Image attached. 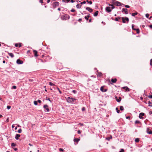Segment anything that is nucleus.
I'll return each instance as SVG.
<instances>
[{
  "instance_id": "1",
  "label": "nucleus",
  "mask_w": 152,
  "mask_h": 152,
  "mask_svg": "<svg viewBox=\"0 0 152 152\" xmlns=\"http://www.w3.org/2000/svg\"><path fill=\"white\" fill-rule=\"evenodd\" d=\"M77 99H76L71 98L70 97H68L66 99L67 102L69 103H73V102H75Z\"/></svg>"
},
{
  "instance_id": "2",
  "label": "nucleus",
  "mask_w": 152,
  "mask_h": 152,
  "mask_svg": "<svg viewBox=\"0 0 152 152\" xmlns=\"http://www.w3.org/2000/svg\"><path fill=\"white\" fill-rule=\"evenodd\" d=\"M122 22L123 23H128L129 20L128 18L126 17H122L121 18Z\"/></svg>"
},
{
  "instance_id": "3",
  "label": "nucleus",
  "mask_w": 152,
  "mask_h": 152,
  "mask_svg": "<svg viewBox=\"0 0 152 152\" xmlns=\"http://www.w3.org/2000/svg\"><path fill=\"white\" fill-rule=\"evenodd\" d=\"M113 3L117 6H121V3L115 0H111Z\"/></svg>"
},
{
  "instance_id": "4",
  "label": "nucleus",
  "mask_w": 152,
  "mask_h": 152,
  "mask_svg": "<svg viewBox=\"0 0 152 152\" xmlns=\"http://www.w3.org/2000/svg\"><path fill=\"white\" fill-rule=\"evenodd\" d=\"M59 3L57 1H55L52 4V6L53 8H55L59 6Z\"/></svg>"
},
{
  "instance_id": "5",
  "label": "nucleus",
  "mask_w": 152,
  "mask_h": 152,
  "mask_svg": "<svg viewBox=\"0 0 152 152\" xmlns=\"http://www.w3.org/2000/svg\"><path fill=\"white\" fill-rule=\"evenodd\" d=\"M48 107V106L47 104H45L44 105L43 108L45 109V110H44L45 111L47 112H48L50 110Z\"/></svg>"
},
{
  "instance_id": "6",
  "label": "nucleus",
  "mask_w": 152,
  "mask_h": 152,
  "mask_svg": "<svg viewBox=\"0 0 152 152\" xmlns=\"http://www.w3.org/2000/svg\"><path fill=\"white\" fill-rule=\"evenodd\" d=\"M145 115V114L143 113H141L139 114V118L140 119H143L144 118L143 117V116Z\"/></svg>"
},
{
  "instance_id": "7",
  "label": "nucleus",
  "mask_w": 152,
  "mask_h": 152,
  "mask_svg": "<svg viewBox=\"0 0 152 152\" xmlns=\"http://www.w3.org/2000/svg\"><path fill=\"white\" fill-rule=\"evenodd\" d=\"M122 12L124 13L125 14H127L128 13V10L126 8H123L122 9Z\"/></svg>"
},
{
  "instance_id": "8",
  "label": "nucleus",
  "mask_w": 152,
  "mask_h": 152,
  "mask_svg": "<svg viewBox=\"0 0 152 152\" xmlns=\"http://www.w3.org/2000/svg\"><path fill=\"white\" fill-rule=\"evenodd\" d=\"M105 10L106 12L108 13L111 12L112 11V10L110 9V7H106Z\"/></svg>"
},
{
  "instance_id": "9",
  "label": "nucleus",
  "mask_w": 152,
  "mask_h": 152,
  "mask_svg": "<svg viewBox=\"0 0 152 152\" xmlns=\"http://www.w3.org/2000/svg\"><path fill=\"white\" fill-rule=\"evenodd\" d=\"M16 63L18 64H22L23 63V62L22 61L20 60L19 59H18L17 60Z\"/></svg>"
},
{
  "instance_id": "10",
  "label": "nucleus",
  "mask_w": 152,
  "mask_h": 152,
  "mask_svg": "<svg viewBox=\"0 0 152 152\" xmlns=\"http://www.w3.org/2000/svg\"><path fill=\"white\" fill-rule=\"evenodd\" d=\"M146 131L147 133L149 134H152V131L149 128H147Z\"/></svg>"
},
{
  "instance_id": "11",
  "label": "nucleus",
  "mask_w": 152,
  "mask_h": 152,
  "mask_svg": "<svg viewBox=\"0 0 152 152\" xmlns=\"http://www.w3.org/2000/svg\"><path fill=\"white\" fill-rule=\"evenodd\" d=\"M100 90L102 92H105L107 91V89H104V87L102 86L101 87Z\"/></svg>"
},
{
  "instance_id": "12",
  "label": "nucleus",
  "mask_w": 152,
  "mask_h": 152,
  "mask_svg": "<svg viewBox=\"0 0 152 152\" xmlns=\"http://www.w3.org/2000/svg\"><path fill=\"white\" fill-rule=\"evenodd\" d=\"M86 10L90 12H91L93 11V10L89 7H86Z\"/></svg>"
},
{
  "instance_id": "13",
  "label": "nucleus",
  "mask_w": 152,
  "mask_h": 152,
  "mask_svg": "<svg viewBox=\"0 0 152 152\" xmlns=\"http://www.w3.org/2000/svg\"><path fill=\"white\" fill-rule=\"evenodd\" d=\"M124 89L126 91H130V89L127 86H124L122 88Z\"/></svg>"
},
{
  "instance_id": "14",
  "label": "nucleus",
  "mask_w": 152,
  "mask_h": 152,
  "mask_svg": "<svg viewBox=\"0 0 152 152\" xmlns=\"http://www.w3.org/2000/svg\"><path fill=\"white\" fill-rule=\"evenodd\" d=\"M33 52L34 53V56L35 57L37 56H38V55L37 54L38 52L37 51L35 50H33Z\"/></svg>"
},
{
  "instance_id": "15",
  "label": "nucleus",
  "mask_w": 152,
  "mask_h": 152,
  "mask_svg": "<svg viewBox=\"0 0 152 152\" xmlns=\"http://www.w3.org/2000/svg\"><path fill=\"white\" fill-rule=\"evenodd\" d=\"M132 28H133V26H132ZM132 30L136 31L137 33L139 34L140 33V30L139 28H132Z\"/></svg>"
},
{
  "instance_id": "16",
  "label": "nucleus",
  "mask_w": 152,
  "mask_h": 152,
  "mask_svg": "<svg viewBox=\"0 0 152 152\" xmlns=\"http://www.w3.org/2000/svg\"><path fill=\"white\" fill-rule=\"evenodd\" d=\"M117 81V79L116 78H115L114 79H111V81L113 83H115Z\"/></svg>"
},
{
  "instance_id": "17",
  "label": "nucleus",
  "mask_w": 152,
  "mask_h": 152,
  "mask_svg": "<svg viewBox=\"0 0 152 152\" xmlns=\"http://www.w3.org/2000/svg\"><path fill=\"white\" fill-rule=\"evenodd\" d=\"M80 140V139L78 138H75L73 140L74 142H76L77 143Z\"/></svg>"
},
{
  "instance_id": "18",
  "label": "nucleus",
  "mask_w": 152,
  "mask_h": 152,
  "mask_svg": "<svg viewBox=\"0 0 152 152\" xmlns=\"http://www.w3.org/2000/svg\"><path fill=\"white\" fill-rule=\"evenodd\" d=\"M115 98L116 99L117 101L118 102H120L121 99V98L120 97H119L118 99L117 98V97H115Z\"/></svg>"
},
{
  "instance_id": "19",
  "label": "nucleus",
  "mask_w": 152,
  "mask_h": 152,
  "mask_svg": "<svg viewBox=\"0 0 152 152\" xmlns=\"http://www.w3.org/2000/svg\"><path fill=\"white\" fill-rule=\"evenodd\" d=\"M20 137V135L19 134H16L15 136V138L16 140L18 139L19 137Z\"/></svg>"
},
{
  "instance_id": "20",
  "label": "nucleus",
  "mask_w": 152,
  "mask_h": 152,
  "mask_svg": "<svg viewBox=\"0 0 152 152\" xmlns=\"http://www.w3.org/2000/svg\"><path fill=\"white\" fill-rule=\"evenodd\" d=\"M121 18V17H116L115 18V21H119V20Z\"/></svg>"
},
{
  "instance_id": "21",
  "label": "nucleus",
  "mask_w": 152,
  "mask_h": 152,
  "mask_svg": "<svg viewBox=\"0 0 152 152\" xmlns=\"http://www.w3.org/2000/svg\"><path fill=\"white\" fill-rule=\"evenodd\" d=\"M82 6L81 5H79L78 4H77L76 5V7L77 9H80L81 7Z\"/></svg>"
},
{
  "instance_id": "22",
  "label": "nucleus",
  "mask_w": 152,
  "mask_h": 152,
  "mask_svg": "<svg viewBox=\"0 0 152 152\" xmlns=\"http://www.w3.org/2000/svg\"><path fill=\"white\" fill-rule=\"evenodd\" d=\"M138 13L137 12H136L135 13H133L132 14V16H134L135 15H137Z\"/></svg>"
},
{
  "instance_id": "23",
  "label": "nucleus",
  "mask_w": 152,
  "mask_h": 152,
  "mask_svg": "<svg viewBox=\"0 0 152 152\" xmlns=\"http://www.w3.org/2000/svg\"><path fill=\"white\" fill-rule=\"evenodd\" d=\"M97 76L101 77L102 75V74L101 72H99L97 74Z\"/></svg>"
},
{
  "instance_id": "24",
  "label": "nucleus",
  "mask_w": 152,
  "mask_h": 152,
  "mask_svg": "<svg viewBox=\"0 0 152 152\" xmlns=\"http://www.w3.org/2000/svg\"><path fill=\"white\" fill-rule=\"evenodd\" d=\"M9 55L12 58H13L14 57V54L12 53H8Z\"/></svg>"
},
{
  "instance_id": "25",
  "label": "nucleus",
  "mask_w": 152,
  "mask_h": 152,
  "mask_svg": "<svg viewBox=\"0 0 152 152\" xmlns=\"http://www.w3.org/2000/svg\"><path fill=\"white\" fill-rule=\"evenodd\" d=\"M98 11H97L95 12L94 14V16H97L98 15Z\"/></svg>"
},
{
  "instance_id": "26",
  "label": "nucleus",
  "mask_w": 152,
  "mask_h": 152,
  "mask_svg": "<svg viewBox=\"0 0 152 152\" xmlns=\"http://www.w3.org/2000/svg\"><path fill=\"white\" fill-rule=\"evenodd\" d=\"M89 15H87L85 17V19H86L87 20H88V18L90 17Z\"/></svg>"
},
{
  "instance_id": "27",
  "label": "nucleus",
  "mask_w": 152,
  "mask_h": 152,
  "mask_svg": "<svg viewBox=\"0 0 152 152\" xmlns=\"http://www.w3.org/2000/svg\"><path fill=\"white\" fill-rule=\"evenodd\" d=\"M112 138V136H111L110 137H106V139L107 140H110V139Z\"/></svg>"
},
{
  "instance_id": "28",
  "label": "nucleus",
  "mask_w": 152,
  "mask_h": 152,
  "mask_svg": "<svg viewBox=\"0 0 152 152\" xmlns=\"http://www.w3.org/2000/svg\"><path fill=\"white\" fill-rule=\"evenodd\" d=\"M46 100L49 101L51 103L52 102V101L50 99V98L48 97H46Z\"/></svg>"
},
{
  "instance_id": "29",
  "label": "nucleus",
  "mask_w": 152,
  "mask_h": 152,
  "mask_svg": "<svg viewBox=\"0 0 152 152\" xmlns=\"http://www.w3.org/2000/svg\"><path fill=\"white\" fill-rule=\"evenodd\" d=\"M140 122L139 121L136 120V121H135V124H140Z\"/></svg>"
},
{
  "instance_id": "30",
  "label": "nucleus",
  "mask_w": 152,
  "mask_h": 152,
  "mask_svg": "<svg viewBox=\"0 0 152 152\" xmlns=\"http://www.w3.org/2000/svg\"><path fill=\"white\" fill-rule=\"evenodd\" d=\"M16 144H15L14 143H12L11 144V146L12 147H15L16 146Z\"/></svg>"
},
{
  "instance_id": "31",
  "label": "nucleus",
  "mask_w": 152,
  "mask_h": 152,
  "mask_svg": "<svg viewBox=\"0 0 152 152\" xmlns=\"http://www.w3.org/2000/svg\"><path fill=\"white\" fill-rule=\"evenodd\" d=\"M67 3H69L70 1V0H66ZM62 1L63 2H65V0H62Z\"/></svg>"
},
{
  "instance_id": "32",
  "label": "nucleus",
  "mask_w": 152,
  "mask_h": 152,
  "mask_svg": "<svg viewBox=\"0 0 152 152\" xmlns=\"http://www.w3.org/2000/svg\"><path fill=\"white\" fill-rule=\"evenodd\" d=\"M86 1L90 4H91L92 3V2L91 1H88V0H87Z\"/></svg>"
},
{
  "instance_id": "33",
  "label": "nucleus",
  "mask_w": 152,
  "mask_h": 152,
  "mask_svg": "<svg viewBox=\"0 0 152 152\" xmlns=\"http://www.w3.org/2000/svg\"><path fill=\"white\" fill-rule=\"evenodd\" d=\"M120 109L121 110H124V108L123 106H120Z\"/></svg>"
},
{
  "instance_id": "34",
  "label": "nucleus",
  "mask_w": 152,
  "mask_h": 152,
  "mask_svg": "<svg viewBox=\"0 0 152 152\" xmlns=\"http://www.w3.org/2000/svg\"><path fill=\"white\" fill-rule=\"evenodd\" d=\"M109 6H111L112 7V9H113L114 8H115V7L113 6V4H109Z\"/></svg>"
},
{
  "instance_id": "35",
  "label": "nucleus",
  "mask_w": 152,
  "mask_h": 152,
  "mask_svg": "<svg viewBox=\"0 0 152 152\" xmlns=\"http://www.w3.org/2000/svg\"><path fill=\"white\" fill-rule=\"evenodd\" d=\"M139 139L138 138L135 139V141L136 142H139Z\"/></svg>"
},
{
  "instance_id": "36",
  "label": "nucleus",
  "mask_w": 152,
  "mask_h": 152,
  "mask_svg": "<svg viewBox=\"0 0 152 152\" xmlns=\"http://www.w3.org/2000/svg\"><path fill=\"white\" fill-rule=\"evenodd\" d=\"M148 104H149L148 105V106L150 107H152V104H151V102L149 101L148 102Z\"/></svg>"
},
{
  "instance_id": "37",
  "label": "nucleus",
  "mask_w": 152,
  "mask_h": 152,
  "mask_svg": "<svg viewBox=\"0 0 152 152\" xmlns=\"http://www.w3.org/2000/svg\"><path fill=\"white\" fill-rule=\"evenodd\" d=\"M115 110H116L117 112L118 113H120V110L118 109V108L117 107L116 108Z\"/></svg>"
},
{
  "instance_id": "38",
  "label": "nucleus",
  "mask_w": 152,
  "mask_h": 152,
  "mask_svg": "<svg viewBox=\"0 0 152 152\" xmlns=\"http://www.w3.org/2000/svg\"><path fill=\"white\" fill-rule=\"evenodd\" d=\"M49 85L50 86H53L55 85L52 82H49Z\"/></svg>"
},
{
  "instance_id": "39",
  "label": "nucleus",
  "mask_w": 152,
  "mask_h": 152,
  "mask_svg": "<svg viewBox=\"0 0 152 152\" xmlns=\"http://www.w3.org/2000/svg\"><path fill=\"white\" fill-rule=\"evenodd\" d=\"M65 16H64V15H62L61 16V18L62 20H64V19H65Z\"/></svg>"
},
{
  "instance_id": "40",
  "label": "nucleus",
  "mask_w": 152,
  "mask_h": 152,
  "mask_svg": "<svg viewBox=\"0 0 152 152\" xmlns=\"http://www.w3.org/2000/svg\"><path fill=\"white\" fill-rule=\"evenodd\" d=\"M34 104L36 105H37V102L36 101H34Z\"/></svg>"
},
{
  "instance_id": "41",
  "label": "nucleus",
  "mask_w": 152,
  "mask_h": 152,
  "mask_svg": "<svg viewBox=\"0 0 152 152\" xmlns=\"http://www.w3.org/2000/svg\"><path fill=\"white\" fill-rule=\"evenodd\" d=\"M22 131V130L21 129H20L18 130V133H20Z\"/></svg>"
},
{
  "instance_id": "42",
  "label": "nucleus",
  "mask_w": 152,
  "mask_h": 152,
  "mask_svg": "<svg viewBox=\"0 0 152 152\" xmlns=\"http://www.w3.org/2000/svg\"><path fill=\"white\" fill-rule=\"evenodd\" d=\"M40 62H42V63L45 62H46V60H44V61H43L42 59H40Z\"/></svg>"
},
{
  "instance_id": "43",
  "label": "nucleus",
  "mask_w": 152,
  "mask_h": 152,
  "mask_svg": "<svg viewBox=\"0 0 152 152\" xmlns=\"http://www.w3.org/2000/svg\"><path fill=\"white\" fill-rule=\"evenodd\" d=\"M57 89L58 90V91H59V92L60 94H62V92H61V90H60V89H59V88H58L57 87Z\"/></svg>"
},
{
  "instance_id": "44",
  "label": "nucleus",
  "mask_w": 152,
  "mask_h": 152,
  "mask_svg": "<svg viewBox=\"0 0 152 152\" xmlns=\"http://www.w3.org/2000/svg\"><path fill=\"white\" fill-rule=\"evenodd\" d=\"M150 64L151 66H152V58L150 60Z\"/></svg>"
},
{
  "instance_id": "45",
  "label": "nucleus",
  "mask_w": 152,
  "mask_h": 152,
  "mask_svg": "<svg viewBox=\"0 0 152 152\" xmlns=\"http://www.w3.org/2000/svg\"><path fill=\"white\" fill-rule=\"evenodd\" d=\"M86 1H83L81 2L80 4H81L82 5V4H86Z\"/></svg>"
},
{
  "instance_id": "46",
  "label": "nucleus",
  "mask_w": 152,
  "mask_h": 152,
  "mask_svg": "<svg viewBox=\"0 0 152 152\" xmlns=\"http://www.w3.org/2000/svg\"><path fill=\"white\" fill-rule=\"evenodd\" d=\"M124 5L125 7L127 8H129L130 7L128 5Z\"/></svg>"
},
{
  "instance_id": "47",
  "label": "nucleus",
  "mask_w": 152,
  "mask_h": 152,
  "mask_svg": "<svg viewBox=\"0 0 152 152\" xmlns=\"http://www.w3.org/2000/svg\"><path fill=\"white\" fill-rule=\"evenodd\" d=\"M17 88V87L16 86H12V88H13L14 89H16Z\"/></svg>"
},
{
  "instance_id": "48",
  "label": "nucleus",
  "mask_w": 152,
  "mask_h": 152,
  "mask_svg": "<svg viewBox=\"0 0 152 152\" xmlns=\"http://www.w3.org/2000/svg\"><path fill=\"white\" fill-rule=\"evenodd\" d=\"M9 121V118L8 117L7 118L6 121V122H8Z\"/></svg>"
},
{
  "instance_id": "49",
  "label": "nucleus",
  "mask_w": 152,
  "mask_h": 152,
  "mask_svg": "<svg viewBox=\"0 0 152 152\" xmlns=\"http://www.w3.org/2000/svg\"><path fill=\"white\" fill-rule=\"evenodd\" d=\"M145 16L147 18H148L149 16V14H146L145 15Z\"/></svg>"
},
{
  "instance_id": "50",
  "label": "nucleus",
  "mask_w": 152,
  "mask_h": 152,
  "mask_svg": "<svg viewBox=\"0 0 152 152\" xmlns=\"http://www.w3.org/2000/svg\"><path fill=\"white\" fill-rule=\"evenodd\" d=\"M76 92H77V91L75 90H73L72 91V92L74 94L76 93Z\"/></svg>"
},
{
  "instance_id": "51",
  "label": "nucleus",
  "mask_w": 152,
  "mask_h": 152,
  "mask_svg": "<svg viewBox=\"0 0 152 152\" xmlns=\"http://www.w3.org/2000/svg\"><path fill=\"white\" fill-rule=\"evenodd\" d=\"M85 110V107H83L82 108V110L83 111Z\"/></svg>"
},
{
  "instance_id": "52",
  "label": "nucleus",
  "mask_w": 152,
  "mask_h": 152,
  "mask_svg": "<svg viewBox=\"0 0 152 152\" xmlns=\"http://www.w3.org/2000/svg\"><path fill=\"white\" fill-rule=\"evenodd\" d=\"M10 108H11V106H7V108L8 109H10Z\"/></svg>"
},
{
  "instance_id": "53",
  "label": "nucleus",
  "mask_w": 152,
  "mask_h": 152,
  "mask_svg": "<svg viewBox=\"0 0 152 152\" xmlns=\"http://www.w3.org/2000/svg\"><path fill=\"white\" fill-rule=\"evenodd\" d=\"M19 45V44L18 43H16L15 45V47H17Z\"/></svg>"
},
{
  "instance_id": "54",
  "label": "nucleus",
  "mask_w": 152,
  "mask_h": 152,
  "mask_svg": "<svg viewBox=\"0 0 152 152\" xmlns=\"http://www.w3.org/2000/svg\"><path fill=\"white\" fill-rule=\"evenodd\" d=\"M71 11L72 12H74L75 11V10L74 9H72L71 10Z\"/></svg>"
},
{
  "instance_id": "55",
  "label": "nucleus",
  "mask_w": 152,
  "mask_h": 152,
  "mask_svg": "<svg viewBox=\"0 0 152 152\" xmlns=\"http://www.w3.org/2000/svg\"><path fill=\"white\" fill-rule=\"evenodd\" d=\"M81 133V131H80V130H78L77 131V133L78 134H80Z\"/></svg>"
},
{
  "instance_id": "56",
  "label": "nucleus",
  "mask_w": 152,
  "mask_h": 152,
  "mask_svg": "<svg viewBox=\"0 0 152 152\" xmlns=\"http://www.w3.org/2000/svg\"><path fill=\"white\" fill-rule=\"evenodd\" d=\"M148 97L149 98H152V95H150L148 96Z\"/></svg>"
},
{
  "instance_id": "57",
  "label": "nucleus",
  "mask_w": 152,
  "mask_h": 152,
  "mask_svg": "<svg viewBox=\"0 0 152 152\" xmlns=\"http://www.w3.org/2000/svg\"><path fill=\"white\" fill-rule=\"evenodd\" d=\"M39 2L40 3L42 4L43 3V0H39Z\"/></svg>"
},
{
  "instance_id": "58",
  "label": "nucleus",
  "mask_w": 152,
  "mask_h": 152,
  "mask_svg": "<svg viewBox=\"0 0 152 152\" xmlns=\"http://www.w3.org/2000/svg\"><path fill=\"white\" fill-rule=\"evenodd\" d=\"M124 150L123 149H122L119 152H124Z\"/></svg>"
},
{
  "instance_id": "59",
  "label": "nucleus",
  "mask_w": 152,
  "mask_h": 152,
  "mask_svg": "<svg viewBox=\"0 0 152 152\" xmlns=\"http://www.w3.org/2000/svg\"><path fill=\"white\" fill-rule=\"evenodd\" d=\"M37 101V102H39V103H41V100L39 99H38Z\"/></svg>"
},
{
  "instance_id": "60",
  "label": "nucleus",
  "mask_w": 152,
  "mask_h": 152,
  "mask_svg": "<svg viewBox=\"0 0 152 152\" xmlns=\"http://www.w3.org/2000/svg\"><path fill=\"white\" fill-rule=\"evenodd\" d=\"M59 151H64V149L61 148H60L59 149Z\"/></svg>"
},
{
  "instance_id": "61",
  "label": "nucleus",
  "mask_w": 152,
  "mask_h": 152,
  "mask_svg": "<svg viewBox=\"0 0 152 152\" xmlns=\"http://www.w3.org/2000/svg\"><path fill=\"white\" fill-rule=\"evenodd\" d=\"M82 20V19L81 18H80L78 19V21L79 22H81Z\"/></svg>"
},
{
  "instance_id": "62",
  "label": "nucleus",
  "mask_w": 152,
  "mask_h": 152,
  "mask_svg": "<svg viewBox=\"0 0 152 152\" xmlns=\"http://www.w3.org/2000/svg\"><path fill=\"white\" fill-rule=\"evenodd\" d=\"M70 2L73 3L75 2V1H74V0H70Z\"/></svg>"
},
{
  "instance_id": "63",
  "label": "nucleus",
  "mask_w": 152,
  "mask_h": 152,
  "mask_svg": "<svg viewBox=\"0 0 152 152\" xmlns=\"http://www.w3.org/2000/svg\"><path fill=\"white\" fill-rule=\"evenodd\" d=\"M14 150L15 151H17L18 150V149L17 148H13Z\"/></svg>"
},
{
  "instance_id": "64",
  "label": "nucleus",
  "mask_w": 152,
  "mask_h": 152,
  "mask_svg": "<svg viewBox=\"0 0 152 152\" xmlns=\"http://www.w3.org/2000/svg\"><path fill=\"white\" fill-rule=\"evenodd\" d=\"M19 47H20L21 46V43H19V45H18Z\"/></svg>"
}]
</instances>
